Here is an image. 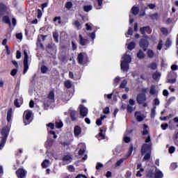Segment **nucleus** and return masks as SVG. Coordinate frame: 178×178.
<instances>
[{
    "label": "nucleus",
    "instance_id": "17",
    "mask_svg": "<svg viewBox=\"0 0 178 178\" xmlns=\"http://www.w3.org/2000/svg\"><path fill=\"white\" fill-rule=\"evenodd\" d=\"M14 105L16 108H20L23 105V99H15L14 101Z\"/></svg>",
    "mask_w": 178,
    "mask_h": 178
},
{
    "label": "nucleus",
    "instance_id": "41",
    "mask_svg": "<svg viewBox=\"0 0 178 178\" xmlns=\"http://www.w3.org/2000/svg\"><path fill=\"white\" fill-rule=\"evenodd\" d=\"M148 29H149V26L141 27L140 29V31L141 34L143 35H144V34H145V31H147V30H148Z\"/></svg>",
    "mask_w": 178,
    "mask_h": 178
},
{
    "label": "nucleus",
    "instance_id": "19",
    "mask_svg": "<svg viewBox=\"0 0 178 178\" xmlns=\"http://www.w3.org/2000/svg\"><path fill=\"white\" fill-rule=\"evenodd\" d=\"M62 160L64 165H67L72 161V156H63Z\"/></svg>",
    "mask_w": 178,
    "mask_h": 178
},
{
    "label": "nucleus",
    "instance_id": "29",
    "mask_svg": "<svg viewBox=\"0 0 178 178\" xmlns=\"http://www.w3.org/2000/svg\"><path fill=\"white\" fill-rule=\"evenodd\" d=\"M137 58H138V59H144V58H145V54L143 52V50L138 51L137 53Z\"/></svg>",
    "mask_w": 178,
    "mask_h": 178
},
{
    "label": "nucleus",
    "instance_id": "37",
    "mask_svg": "<svg viewBox=\"0 0 178 178\" xmlns=\"http://www.w3.org/2000/svg\"><path fill=\"white\" fill-rule=\"evenodd\" d=\"M156 113V106H154L152 110H151V113H150V118H152V119H154V118H155V115Z\"/></svg>",
    "mask_w": 178,
    "mask_h": 178
},
{
    "label": "nucleus",
    "instance_id": "60",
    "mask_svg": "<svg viewBox=\"0 0 178 178\" xmlns=\"http://www.w3.org/2000/svg\"><path fill=\"white\" fill-rule=\"evenodd\" d=\"M74 24L77 29H80V27H81V24H80V22H79L78 20H76Z\"/></svg>",
    "mask_w": 178,
    "mask_h": 178
},
{
    "label": "nucleus",
    "instance_id": "6",
    "mask_svg": "<svg viewBox=\"0 0 178 178\" xmlns=\"http://www.w3.org/2000/svg\"><path fill=\"white\" fill-rule=\"evenodd\" d=\"M149 45V42H148V40L142 38L139 41V47L142 48V49L145 52L147 51L148 47Z\"/></svg>",
    "mask_w": 178,
    "mask_h": 178
},
{
    "label": "nucleus",
    "instance_id": "30",
    "mask_svg": "<svg viewBox=\"0 0 178 178\" xmlns=\"http://www.w3.org/2000/svg\"><path fill=\"white\" fill-rule=\"evenodd\" d=\"M87 159H88V156H83L81 160L76 161L74 163V165L76 166H79L80 163H81L82 162H84Z\"/></svg>",
    "mask_w": 178,
    "mask_h": 178
},
{
    "label": "nucleus",
    "instance_id": "13",
    "mask_svg": "<svg viewBox=\"0 0 178 178\" xmlns=\"http://www.w3.org/2000/svg\"><path fill=\"white\" fill-rule=\"evenodd\" d=\"M46 51L49 55H52L54 54V51H55V49H54V46H52V44H48L45 48Z\"/></svg>",
    "mask_w": 178,
    "mask_h": 178
},
{
    "label": "nucleus",
    "instance_id": "63",
    "mask_svg": "<svg viewBox=\"0 0 178 178\" xmlns=\"http://www.w3.org/2000/svg\"><path fill=\"white\" fill-rule=\"evenodd\" d=\"M157 49H159V51H161V49H162V40H160L159 42V44L157 45Z\"/></svg>",
    "mask_w": 178,
    "mask_h": 178
},
{
    "label": "nucleus",
    "instance_id": "31",
    "mask_svg": "<svg viewBox=\"0 0 178 178\" xmlns=\"http://www.w3.org/2000/svg\"><path fill=\"white\" fill-rule=\"evenodd\" d=\"M133 151H134V145H133V143H131L129 148L127 156H131V154H133Z\"/></svg>",
    "mask_w": 178,
    "mask_h": 178
},
{
    "label": "nucleus",
    "instance_id": "55",
    "mask_svg": "<svg viewBox=\"0 0 178 178\" xmlns=\"http://www.w3.org/2000/svg\"><path fill=\"white\" fill-rule=\"evenodd\" d=\"M168 127H169V124L168 123H164L161 124V128L162 129V130H166Z\"/></svg>",
    "mask_w": 178,
    "mask_h": 178
},
{
    "label": "nucleus",
    "instance_id": "44",
    "mask_svg": "<svg viewBox=\"0 0 178 178\" xmlns=\"http://www.w3.org/2000/svg\"><path fill=\"white\" fill-rule=\"evenodd\" d=\"M40 70H41V73H42V74H45V73H47V72H48V67H47L45 65H42L40 67Z\"/></svg>",
    "mask_w": 178,
    "mask_h": 178
},
{
    "label": "nucleus",
    "instance_id": "12",
    "mask_svg": "<svg viewBox=\"0 0 178 178\" xmlns=\"http://www.w3.org/2000/svg\"><path fill=\"white\" fill-rule=\"evenodd\" d=\"M121 62L129 64L131 62V57L130 56V55H128L127 53H125L122 57V60H121Z\"/></svg>",
    "mask_w": 178,
    "mask_h": 178
},
{
    "label": "nucleus",
    "instance_id": "58",
    "mask_svg": "<svg viewBox=\"0 0 178 178\" xmlns=\"http://www.w3.org/2000/svg\"><path fill=\"white\" fill-rule=\"evenodd\" d=\"M124 161V159H120L118 160L115 164V166H120V165Z\"/></svg>",
    "mask_w": 178,
    "mask_h": 178
},
{
    "label": "nucleus",
    "instance_id": "11",
    "mask_svg": "<svg viewBox=\"0 0 178 178\" xmlns=\"http://www.w3.org/2000/svg\"><path fill=\"white\" fill-rule=\"evenodd\" d=\"M8 10V7L2 3H0V17L5 15V13Z\"/></svg>",
    "mask_w": 178,
    "mask_h": 178
},
{
    "label": "nucleus",
    "instance_id": "45",
    "mask_svg": "<svg viewBox=\"0 0 178 178\" xmlns=\"http://www.w3.org/2000/svg\"><path fill=\"white\" fill-rule=\"evenodd\" d=\"M86 152V146H83V147L80 148L79 152H78V154L79 155H84Z\"/></svg>",
    "mask_w": 178,
    "mask_h": 178
},
{
    "label": "nucleus",
    "instance_id": "5",
    "mask_svg": "<svg viewBox=\"0 0 178 178\" xmlns=\"http://www.w3.org/2000/svg\"><path fill=\"white\" fill-rule=\"evenodd\" d=\"M28 172L24 168H19L16 170L17 178H26Z\"/></svg>",
    "mask_w": 178,
    "mask_h": 178
},
{
    "label": "nucleus",
    "instance_id": "25",
    "mask_svg": "<svg viewBox=\"0 0 178 178\" xmlns=\"http://www.w3.org/2000/svg\"><path fill=\"white\" fill-rule=\"evenodd\" d=\"M154 176V170L150 169L146 172V177L147 178H153Z\"/></svg>",
    "mask_w": 178,
    "mask_h": 178
},
{
    "label": "nucleus",
    "instance_id": "3",
    "mask_svg": "<svg viewBox=\"0 0 178 178\" xmlns=\"http://www.w3.org/2000/svg\"><path fill=\"white\" fill-rule=\"evenodd\" d=\"M141 154L143 156H151V145L143 144L141 148Z\"/></svg>",
    "mask_w": 178,
    "mask_h": 178
},
{
    "label": "nucleus",
    "instance_id": "36",
    "mask_svg": "<svg viewBox=\"0 0 178 178\" xmlns=\"http://www.w3.org/2000/svg\"><path fill=\"white\" fill-rule=\"evenodd\" d=\"M49 163H50V161H49V160H48V159H44V160L43 161V162L42 163V167L43 168H47V166L49 165Z\"/></svg>",
    "mask_w": 178,
    "mask_h": 178
},
{
    "label": "nucleus",
    "instance_id": "34",
    "mask_svg": "<svg viewBox=\"0 0 178 178\" xmlns=\"http://www.w3.org/2000/svg\"><path fill=\"white\" fill-rule=\"evenodd\" d=\"M53 38L55 42H59V33L58 32H53Z\"/></svg>",
    "mask_w": 178,
    "mask_h": 178
},
{
    "label": "nucleus",
    "instance_id": "51",
    "mask_svg": "<svg viewBox=\"0 0 178 178\" xmlns=\"http://www.w3.org/2000/svg\"><path fill=\"white\" fill-rule=\"evenodd\" d=\"M177 168V163H172L170 165V170L171 171H174Z\"/></svg>",
    "mask_w": 178,
    "mask_h": 178
},
{
    "label": "nucleus",
    "instance_id": "22",
    "mask_svg": "<svg viewBox=\"0 0 178 178\" xmlns=\"http://www.w3.org/2000/svg\"><path fill=\"white\" fill-rule=\"evenodd\" d=\"M12 113H13V109L12 108H8L7 112V122L9 123L12 121Z\"/></svg>",
    "mask_w": 178,
    "mask_h": 178
},
{
    "label": "nucleus",
    "instance_id": "38",
    "mask_svg": "<svg viewBox=\"0 0 178 178\" xmlns=\"http://www.w3.org/2000/svg\"><path fill=\"white\" fill-rule=\"evenodd\" d=\"M90 10H92V5H87L83 6V11L84 12H90Z\"/></svg>",
    "mask_w": 178,
    "mask_h": 178
},
{
    "label": "nucleus",
    "instance_id": "7",
    "mask_svg": "<svg viewBox=\"0 0 178 178\" xmlns=\"http://www.w3.org/2000/svg\"><path fill=\"white\" fill-rule=\"evenodd\" d=\"M136 101L139 105H142V104H144L147 101V97L145 96V94L140 93L136 97Z\"/></svg>",
    "mask_w": 178,
    "mask_h": 178
},
{
    "label": "nucleus",
    "instance_id": "27",
    "mask_svg": "<svg viewBox=\"0 0 178 178\" xmlns=\"http://www.w3.org/2000/svg\"><path fill=\"white\" fill-rule=\"evenodd\" d=\"M131 12L134 16H137V15H138V12H140V8L134 6L131 8Z\"/></svg>",
    "mask_w": 178,
    "mask_h": 178
},
{
    "label": "nucleus",
    "instance_id": "28",
    "mask_svg": "<svg viewBox=\"0 0 178 178\" xmlns=\"http://www.w3.org/2000/svg\"><path fill=\"white\" fill-rule=\"evenodd\" d=\"M147 129H148V125H147V124H143V131H142L143 136H147V135L149 134V132L148 131V130Z\"/></svg>",
    "mask_w": 178,
    "mask_h": 178
},
{
    "label": "nucleus",
    "instance_id": "15",
    "mask_svg": "<svg viewBox=\"0 0 178 178\" xmlns=\"http://www.w3.org/2000/svg\"><path fill=\"white\" fill-rule=\"evenodd\" d=\"M173 122H175V123H178V117H175L173 120H170L168 122V127L170 130H173V129L175 128V126L173 125Z\"/></svg>",
    "mask_w": 178,
    "mask_h": 178
},
{
    "label": "nucleus",
    "instance_id": "33",
    "mask_svg": "<svg viewBox=\"0 0 178 178\" xmlns=\"http://www.w3.org/2000/svg\"><path fill=\"white\" fill-rule=\"evenodd\" d=\"M127 48L129 51H133L136 48V43L134 42H131L128 44Z\"/></svg>",
    "mask_w": 178,
    "mask_h": 178
},
{
    "label": "nucleus",
    "instance_id": "53",
    "mask_svg": "<svg viewBox=\"0 0 178 178\" xmlns=\"http://www.w3.org/2000/svg\"><path fill=\"white\" fill-rule=\"evenodd\" d=\"M43 105L45 108H49V106H51V102H49V100L44 101L43 102Z\"/></svg>",
    "mask_w": 178,
    "mask_h": 178
},
{
    "label": "nucleus",
    "instance_id": "2",
    "mask_svg": "<svg viewBox=\"0 0 178 178\" xmlns=\"http://www.w3.org/2000/svg\"><path fill=\"white\" fill-rule=\"evenodd\" d=\"M33 120H34V114H33V111L31 110L25 111L23 114V122L24 126L30 124Z\"/></svg>",
    "mask_w": 178,
    "mask_h": 178
},
{
    "label": "nucleus",
    "instance_id": "14",
    "mask_svg": "<svg viewBox=\"0 0 178 178\" xmlns=\"http://www.w3.org/2000/svg\"><path fill=\"white\" fill-rule=\"evenodd\" d=\"M74 134L75 137L80 136V134H81V127H80V126H79V125H76L74 127Z\"/></svg>",
    "mask_w": 178,
    "mask_h": 178
},
{
    "label": "nucleus",
    "instance_id": "43",
    "mask_svg": "<svg viewBox=\"0 0 178 178\" xmlns=\"http://www.w3.org/2000/svg\"><path fill=\"white\" fill-rule=\"evenodd\" d=\"M70 115V118H71V120H72V122H74L75 120H76V111H71Z\"/></svg>",
    "mask_w": 178,
    "mask_h": 178
},
{
    "label": "nucleus",
    "instance_id": "4",
    "mask_svg": "<svg viewBox=\"0 0 178 178\" xmlns=\"http://www.w3.org/2000/svg\"><path fill=\"white\" fill-rule=\"evenodd\" d=\"M24 74L27 73V70H29V54H27V51H24Z\"/></svg>",
    "mask_w": 178,
    "mask_h": 178
},
{
    "label": "nucleus",
    "instance_id": "8",
    "mask_svg": "<svg viewBox=\"0 0 178 178\" xmlns=\"http://www.w3.org/2000/svg\"><path fill=\"white\" fill-rule=\"evenodd\" d=\"M87 54L85 52H81L78 54L77 60L79 65H83V62H84V59L87 58Z\"/></svg>",
    "mask_w": 178,
    "mask_h": 178
},
{
    "label": "nucleus",
    "instance_id": "18",
    "mask_svg": "<svg viewBox=\"0 0 178 178\" xmlns=\"http://www.w3.org/2000/svg\"><path fill=\"white\" fill-rule=\"evenodd\" d=\"M154 178H163V173L162 171L156 168V172L154 173Z\"/></svg>",
    "mask_w": 178,
    "mask_h": 178
},
{
    "label": "nucleus",
    "instance_id": "46",
    "mask_svg": "<svg viewBox=\"0 0 178 178\" xmlns=\"http://www.w3.org/2000/svg\"><path fill=\"white\" fill-rule=\"evenodd\" d=\"M65 8L67 9H72V8H73V3L72 1H67L65 3Z\"/></svg>",
    "mask_w": 178,
    "mask_h": 178
},
{
    "label": "nucleus",
    "instance_id": "48",
    "mask_svg": "<svg viewBox=\"0 0 178 178\" xmlns=\"http://www.w3.org/2000/svg\"><path fill=\"white\" fill-rule=\"evenodd\" d=\"M56 129H62L63 127V122H56Z\"/></svg>",
    "mask_w": 178,
    "mask_h": 178
},
{
    "label": "nucleus",
    "instance_id": "32",
    "mask_svg": "<svg viewBox=\"0 0 178 178\" xmlns=\"http://www.w3.org/2000/svg\"><path fill=\"white\" fill-rule=\"evenodd\" d=\"M149 17H150L152 20H158V19H159V15L157 13H155L154 14L149 15Z\"/></svg>",
    "mask_w": 178,
    "mask_h": 178
},
{
    "label": "nucleus",
    "instance_id": "56",
    "mask_svg": "<svg viewBox=\"0 0 178 178\" xmlns=\"http://www.w3.org/2000/svg\"><path fill=\"white\" fill-rule=\"evenodd\" d=\"M161 31L165 35H168V29L163 27V28L161 29Z\"/></svg>",
    "mask_w": 178,
    "mask_h": 178
},
{
    "label": "nucleus",
    "instance_id": "52",
    "mask_svg": "<svg viewBox=\"0 0 178 178\" xmlns=\"http://www.w3.org/2000/svg\"><path fill=\"white\" fill-rule=\"evenodd\" d=\"M127 111L129 113H131L134 111V108H133V107L130 105H127Z\"/></svg>",
    "mask_w": 178,
    "mask_h": 178
},
{
    "label": "nucleus",
    "instance_id": "24",
    "mask_svg": "<svg viewBox=\"0 0 178 178\" xmlns=\"http://www.w3.org/2000/svg\"><path fill=\"white\" fill-rule=\"evenodd\" d=\"M48 99H50L51 101L55 102V91L51 90L48 95H47Z\"/></svg>",
    "mask_w": 178,
    "mask_h": 178
},
{
    "label": "nucleus",
    "instance_id": "40",
    "mask_svg": "<svg viewBox=\"0 0 178 178\" xmlns=\"http://www.w3.org/2000/svg\"><path fill=\"white\" fill-rule=\"evenodd\" d=\"M64 86H65V88H72V81L67 80V81H65V83H64Z\"/></svg>",
    "mask_w": 178,
    "mask_h": 178
},
{
    "label": "nucleus",
    "instance_id": "9",
    "mask_svg": "<svg viewBox=\"0 0 178 178\" xmlns=\"http://www.w3.org/2000/svg\"><path fill=\"white\" fill-rule=\"evenodd\" d=\"M79 108H80L81 116H83V118H86V116H87V114L88 113V109L84 107L83 104H80Z\"/></svg>",
    "mask_w": 178,
    "mask_h": 178
},
{
    "label": "nucleus",
    "instance_id": "20",
    "mask_svg": "<svg viewBox=\"0 0 178 178\" xmlns=\"http://www.w3.org/2000/svg\"><path fill=\"white\" fill-rule=\"evenodd\" d=\"M99 137H100L102 138V140H105V134H104V131L105 133V131H106V128L105 127H103L102 128H100L99 130Z\"/></svg>",
    "mask_w": 178,
    "mask_h": 178
},
{
    "label": "nucleus",
    "instance_id": "21",
    "mask_svg": "<svg viewBox=\"0 0 178 178\" xmlns=\"http://www.w3.org/2000/svg\"><path fill=\"white\" fill-rule=\"evenodd\" d=\"M79 44L80 45H81L82 47H84V45H86L87 44V42H88V40L87 39H84L83 38V35H79Z\"/></svg>",
    "mask_w": 178,
    "mask_h": 178
},
{
    "label": "nucleus",
    "instance_id": "62",
    "mask_svg": "<svg viewBox=\"0 0 178 178\" xmlns=\"http://www.w3.org/2000/svg\"><path fill=\"white\" fill-rule=\"evenodd\" d=\"M175 145H177L178 146V141H177V140H178V132H177L175 134Z\"/></svg>",
    "mask_w": 178,
    "mask_h": 178
},
{
    "label": "nucleus",
    "instance_id": "57",
    "mask_svg": "<svg viewBox=\"0 0 178 178\" xmlns=\"http://www.w3.org/2000/svg\"><path fill=\"white\" fill-rule=\"evenodd\" d=\"M10 74H11L13 77H15V76L16 74H17V68H15V69H13V70H11Z\"/></svg>",
    "mask_w": 178,
    "mask_h": 178
},
{
    "label": "nucleus",
    "instance_id": "39",
    "mask_svg": "<svg viewBox=\"0 0 178 178\" xmlns=\"http://www.w3.org/2000/svg\"><path fill=\"white\" fill-rule=\"evenodd\" d=\"M147 56L150 58V59H152V58L155 56V53L154 52L153 50L149 49L147 50Z\"/></svg>",
    "mask_w": 178,
    "mask_h": 178
},
{
    "label": "nucleus",
    "instance_id": "10",
    "mask_svg": "<svg viewBox=\"0 0 178 178\" xmlns=\"http://www.w3.org/2000/svg\"><path fill=\"white\" fill-rule=\"evenodd\" d=\"M121 70H122V72H126V73H127V72H129V64L128 63H124L123 61H121Z\"/></svg>",
    "mask_w": 178,
    "mask_h": 178
},
{
    "label": "nucleus",
    "instance_id": "50",
    "mask_svg": "<svg viewBox=\"0 0 178 178\" xmlns=\"http://www.w3.org/2000/svg\"><path fill=\"white\" fill-rule=\"evenodd\" d=\"M62 18L60 17H55L53 19V22H58V24H61L62 23Z\"/></svg>",
    "mask_w": 178,
    "mask_h": 178
},
{
    "label": "nucleus",
    "instance_id": "49",
    "mask_svg": "<svg viewBox=\"0 0 178 178\" xmlns=\"http://www.w3.org/2000/svg\"><path fill=\"white\" fill-rule=\"evenodd\" d=\"M126 86H127V81H126V79H124L120 85V88H124Z\"/></svg>",
    "mask_w": 178,
    "mask_h": 178
},
{
    "label": "nucleus",
    "instance_id": "16",
    "mask_svg": "<svg viewBox=\"0 0 178 178\" xmlns=\"http://www.w3.org/2000/svg\"><path fill=\"white\" fill-rule=\"evenodd\" d=\"M135 118L138 122H143L144 120V117L141 115V112L140 111L135 112Z\"/></svg>",
    "mask_w": 178,
    "mask_h": 178
},
{
    "label": "nucleus",
    "instance_id": "42",
    "mask_svg": "<svg viewBox=\"0 0 178 178\" xmlns=\"http://www.w3.org/2000/svg\"><path fill=\"white\" fill-rule=\"evenodd\" d=\"M149 94H151V95H155V94H156V89H155V86H151Z\"/></svg>",
    "mask_w": 178,
    "mask_h": 178
},
{
    "label": "nucleus",
    "instance_id": "59",
    "mask_svg": "<svg viewBox=\"0 0 178 178\" xmlns=\"http://www.w3.org/2000/svg\"><path fill=\"white\" fill-rule=\"evenodd\" d=\"M141 172H144V169L143 168H140V170L138 171V172H136V176L138 177H142Z\"/></svg>",
    "mask_w": 178,
    "mask_h": 178
},
{
    "label": "nucleus",
    "instance_id": "35",
    "mask_svg": "<svg viewBox=\"0 0 178 178\" xmlns=\"http://www.w3.org/2000/svg\"><path fill=\"white\" fill-rule=\"evenodd\" d=\"M148 67L151 70H156L158 69V65H156V63H152Z\"/></svg>",
    "mask_w": 178,
    "mask_h": 178
},
{
    "label": "nucleus",
    "instance_id": "54",
    "mask_svg": "<svg viewBox=\"0 0 178 178\" xmlns=\"http://www.w3.org/2000/svg\"><path fill=\"white\" fill-rule=\"evenodd\" d=\"M42 17V11H41V10H40V9H38V10H37L38 19H41Z\"/></svg>",
    "mask_w": 178,
    "mask_h": 178
},
{
    "label": "nucleus",
    "instance_id": "64",
    "mask_svg": "<svg viewBox=\"0 0 178 178\" xmlns=\"http://www.w3.org/2000/svg\"><path fill=\"white\" fill-rule=\"evenodd\" d=\"M75 178H88V177H86L84 175L79 174L78 175H76Z\"/></svg>",
    "mask_w": 178,
    "mask_h": 178
},
{
    "label": "nucleus",
    "instance_id": "26",
    "mask_svg": "<svg viewBox=\"0 0 178 178\" xmlns=\"http://www.w3.org/2000/svg\"><path fill=\"white\" fill-rule=\"evenodd\" d=\"M45 145H46V148H47V149H49V148H51V147H52V145H54V140H52V139H48V140L46 141Z\"/></svg>",
    "mask_w": 178,
    "mask_h": 178
},
{
    "label": "nucleus",
    "instance_id": "1",
    "mask_svg": "<svg viewBox=\"0 0 178 178\" xmlns=\"http://www.w3.org/2000/svg\"><path fill=\"white\" fill-rule=\"evenodd\" d=\"M10 131V129L9 127L6 126L1 129V141L0 143V149H2L3 147H5V144H6V140H8V136H9V132Z\"/></svg>",
    "mask_w": 178,
    "mask_h": 178
},
{
    "label": "nucleus",
    "instance_id": "47",
    "mask_svg": "<svg viewBox=\"0 0 178 178\" xmlns=\"http://www.w3.org/2000/svg\"><path fill=\"white\" fill-rule=\"evenodd\" d=\"M158 77H161V73L156 72L152 74V78L154 80L158 79Z\"/></svg>",
    "mask_w": 178,
    "mask_h": 178
},
{
    "label": "nucleus",
    "instance_id": "61",
    "mask_svg": "<svg viewBox=\"0 0 178 178\" xmlns=\"http://www.w3.org/2000/svg\"><path fill=\"white\" fill-rule=\"evenodd\" d=\"M154 106H158V105H159V104H160V102H159V99H158V98H155L154 99Z\"/></svg>",
    "mask_w": 178,
    "mask_h": 178
},
{
    "label": "nucleus",
    "instance_id": "23",
    "mask_svg": "<svg viewBox=\"0 0 178 178\" xmlns=\"http://www.w3.org/2000/svg\"><path fill=\"white\" fill-rule=\"evenodd\" d=\"M2 21L6 24H8V26L10 27V26H12V23L10 22V19L9 18V16H8V15L3 16V18H2Z\"/></svg>",
    "mask_w": 178,
    "mask_h": 178
}]
</instances>
